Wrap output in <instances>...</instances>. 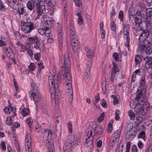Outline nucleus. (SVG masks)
Here are the masks:
<instances>
[{"label":"nucleus","instance_id":"nucleus-1","mask_svg":"<svg viewBox=\"0 0 152 152\" xmlns=\"http://www.w3.org/2000/svg\"><path fill=\"white\" fill-rule=\"evenodd\" d=\"M54 77H48V82L52 104L54 106L58 105L59 102V95L58 93L59 89L58 85L59 81L58 76L53 75Z\"/></svg>","mask_w":152,"mask_h":152},{"label":"nucleus","instance_id":"nucleus-2","mask_svg":"<svg viewBox=\"0 0 152 152\" xmlns=\"http://www.w3.org/2000/svg\"><path fill=\"white\" fill-rule=\"evenodd\" d=\"M149 106L148 104L146 102L144 103L142 105L135 107L134 111L137 117L142 118L149 109Z\"/></svg>","mask_w":152,"mask_h":152},{"label":"nucleus","instance_id":"nucleus-3","mask_svg":"<svg viewBox=\"0 0 152 152\" xmlns=\"http://www.w3.org/2000/svg\"><path fill=\"white\" fill-rule=\"evenodd\" d=\"M36 7L37 15L35 17V19L37 20L41 18V21L43 20L44 16H47L44 13L45 11V4L44 2H41L39 5L35 6Z\"/></svg>","mask_w":152,"mask_h":152},{"label":"nucleus","instance_id":"nucleus-4","mask_svg":"<svg viewBox=\"0 0 152 152\" xmlns=\"http://www.w3.org/2000/svg\"><path fill=\"white\" fill-rule=\"evenodd\" d=\"M142 42V45H139L138 49L142 52H145L147 54L152 53V43L148 41Z\"/></svg>","mask_w":152,"mask_h":152},{"label":"nucleus","instance_id":"nucleus-5","mask_svg":"<svg viewBox=\"0 0 152 152\" xmlns=\"http://www.w3.org/2000/svg\"><path fill=\"white\" fill-rule=\"evenodd\" d=\"M69 31L71 42L77 41V36L75 34V26L73 21L69 23Z\"/></svg>","mask_w":152,"mask_h":152},{"label":"nucleus","instance_id":"nucleus-6","mask_svg":"<svg viewBox=\"0 0 152 152\" xmlns=\"http://www.w3.org/2000/svg\"><path fill=\"white\" fill-rule=\"evenodd\" d=\"M70 59L69 55L66 54L64 58V64L63 65L61 69L64 73L69 72L70 67Z\"/></svg>","mask_w":152,"mask_h":152},{"label":"nucleus","instance_id":"nucleus-7","mask_svg":"<svg viewBox=\"0 0 152 152\" xmlns=\"http://www.w3.org/2000/svg\"><path fill=\"white\" fill-rule=\"evenodd\" d=\"M65 77L64 80L66 82V88L68 89H72L71 76L69 72H65L63 74Z\"/></svg>","mask_w":152,"mask_h":152},{"label":"nucleus","instance_id":"nucleus-8","mask_svg":"<svg viewBox=\"0 0 152 152\" xmlns=\"http://www.w3.org/2000/svg\"><path fill=\"white\" fill-rule=\"evenodd\" d=\"M42 22L44 21L45 27L52 28L54 25V20L53 18H50L48 15L44 16Z\"/></svg>","mask_w":152,"mask_h":152},{"label":"nucleus","instance_id":"nucleus-9","mask_svg":"<svg viewBox=\"0 0 152 152\" xmlns=\"http://www.w3.org/2000/svg\"><path fill=\"white\" fill-rule=\"evenodd\" d=\"M142 15L141 11L139 10H137L134 14V22L137 26L140 27L142 21Z\"/></svg>","mask_w":152,"mask_h":152},{"label":"nucleus","instance_id":"nucleus-10","mask_svg":"<svg viewBox=\"0 0 152 152\" xmlns=\"http://www.w3.org/2000/svg\"><path fill=\"white\" fill-rule=\"evenodd\" d=\"M143 60L145 61V67L147 70L148 73L152 72V57H149L148 56L143 58Z\"/></svg>","mask_w":152,"mask_h":152},{"label":"nucleus","instance_id":"nucleus-11","mask_svg":"<svg viewBox=\"0 0 152 152\" xmlns=\"http://www.w3.org/2000/svg\"><path fill=\"white\" fill-rule=\"evenodd\" d=\"M92 129L89 130L87 132V137L85 139L84 142L87 144L88 147L92 146L93 145L92 140L94 136H92Z\"/></svg>","mask_w":152,"mask_h":152},{"label":"nucleus","instance_id":"nucleus-12","mask_svg":"<svg viewBox=\"0 0 152 152\" xmlns=\"http://www.w3.org/2000/svg\"><path fill=\"white\" fill-rule=\"evenodd\" d=\"M28 39L31 42L34 44L35 48L36 49L39 48L41 43L37 36H34L32 37H28Z\"/></svg>","mask_w":152,"mask_h":152},{"label":"nucleus","instance_id":"nucleus-13","mask_svg":"<svg viewBox=\"0 0 152 152\" xmlns=\"http://www.w3.org/2000/svg\"><path fill=\"white\" fill-rule=\"evenodd\" d=\"M146 21L147 24L152 26V8L146 9Z\"/></svg>","mask_w":152,"mask_h":152},{"label":"nucleus","instance_id":"nucleus-14","mask_svg":"<svg viewBox=\"0 0 152 152\" xmlns=\"http://www.w3.org/2000/svg\"><path fill=\"white\" fill-rule=\"evenodd\" d=\"M29 96L32 98L35 102H38L40 99V94L39 91H31L29 92Z\"/></svg>","mask_w":152,"mask_h":152},{"label":"nucleus","instance_id":"nucleus-15","mask_svg":"<svg viewBox=\"0 0 152 152\" xmlns=\"http://www.w3.org/2000/svg\"><path fill=\"white\" fill-rule=\"evenodd\" d=\"M149 34L148 30H143L142 32L139 36V39L140 42H144V41H148L147 40Z\"/></svg>","mask_w":152,"mask_h":152},{"label":"nucleus","instance_id":"nucleus-16","mask_svg":"<svg viewBox=\"0 0 152 152\" xmlns=\"http://www.w3.org/2000/svg\"><path fill=\"white\" fill-rule=\"evenodd\" d=\"M66 142L70 143L73 146L76 145L78 142V140L77 139L76 136L72 135L69 136L68 138L66 140Z\"/></svg>","mask_w":152,"mask_h":152},{"label":"nucleus","instance_id":"nucleus-17","mask_svg":"<svg viewBox=\"0 0 152 152\" xmlns=\"http://www.w3.org/2000/svg\"><path fill=\"white\" fill-rule=\"evenodd\" d=\"M34 29V26H32L31 24L29 25L24 24L21 26V30L26 34L30 33Z\"/></svg>","mask_w":152,"mask_h":152},{"label":"nucleus","instance_id":"nucleus-18","mask_svg":"<svg viewBox=\"0 0 152 152\" xmlns=\"http://www.w3.org/2000/svg\"><path fill=\"white\" fill-rule=\"evenodd\" d=\"M91 129H92V131H94V136L96 134H102L104 132L102 127L101 125H97L95 127V128H92Z\"/></svg>","mask_w":152,"mask_h":152},{"label":"nucleus","instance_id":"nucleus-19","mask_svg":"<svg viewBox=\"0 0 152 152\" xmlns=\"http://www.w3.org/2000/svg\"><path fill=\"white\" fill-rule=\"evenodd\" d=\"M113 66L111 72V77L110 79L111 81H113L114 79V76L116 73L117 72H119V69L118 67L117 66V64L113 62L112 63Z\"/></svg>","mask_w":152,"mask_h":152},{"label":"nucleus","instance_id":"nucleus-20","mask_svg":"<svg viewBox=\"0 0 152 152\" xmlns=\"http://www.w3.org/2000/svg\"><path fill=\"white\" fill-rule=\"evenodd\" d=\"M124 34L126 36V42L125 43V46L127 48V50L129 51V42L130 39L129 37V30H123Z\"/></svg>","mask_w":152,"mask_h":152},{"label":"nucleus","instance_id":"nucleus-21","mask_svg":"<svg viewBox=\"0 0 152 152\" xmlns=\"http://www.w3.org/2000/svg\"><path fill=\"white\" fill-rule=\"evenodd\" d=\"M4 112L7 113H12V115L13 117L16 115V114L15 113V109H14L13 106L11 105L5 107L4 109Z\"/></svg>","mask_w":152,"mask_h":152},{"label":"nucleus","instance_id":"nucleus-22","mask_svg":"<svg viewBox=\"0 0 152 152\" xmlns=\"http://www.w3.org/2000/svg\"><path fill=\"white\" fill-rule=\"evenodd\" d=\"M140 89L142 90H144L146 88V83L145 81V75L142 76L141 80L140 81Z\"/></svg>","mask_w":152,"mask_h":152},{"label":"nucleus","instance_id":"nucleus-23","mask_svg":"<svg viewBox=\"0 0 152 152\" xmlns=\"http://www.w3.org/2000/svg\"><path fill=\"white\" fill-rule=\"evenodd\" d=\"M73 146L70 143L65 142V145L64 146L63 150L64 152H70L72 151V148Z\"/></svg>","mask_w":152,"mask_h":152},{"label":"nucleus","instance_id":"nucleus-24","mask_svg":"<svg viewBox=\"0 0 152 152\" xmlns=\"http://www.w3.org/2000/svg\"><path fill=\"white\" fill-rule=\"evenodd\" d=\"M86 55L89 58H91L94 57V53L93 51L90 48H86Z\"/></svg>","mask_w":152,"mask_h":152},{"label":"nucleus","instance_id":"nucleus-25","mask_svg":"<svg viewBox=\"0 0 152 152\" xmlns=\"http://www.w3.org/2000/svg\"><path fill=\"white\" fill-rule=\"evenodd\" d=\"M66 93L68 96L67 97L69 98V100L71 102L73 99V93L72 89L67 90Z\"/></svg>","mask_w":152,"mask_h":152},{"label":"nucleus","instance_id":"nucleus-26","mask_svg":"<svg viewBox=\"0 0 152 152\" xmlns=\"http://www.w3.org/2000/svg\"><path fill=\"white\" fill-rule=\"evenodd\" d=\"M26 6L28 9L31 11H32L33 9L36 10V7H34L33 3L29 1L27 2Z\"/></svg>","mask_w":152,"mask_h":152},{"label":"nucleus","instance_id":"nucleus-27","mask_svg":"<svg viewBox=\"0 0 152 152\" xmlns=\"http://www.w3.org/2000/svg\"><path fill=\"white\" fill-rule=\"evenodd\" d=\"M91 67V64H90L88 66L87 65L85 67V74L87 77L90 74V71Z\"/></svg>","mask_w":152,"mask_h":152},{"label":"nucleus","instance_id":"nucleus-28","mask_svg":"<svg viewBox=\"0 0 152 152\" xmlns=\"http://www.w3.org/2000/svg\"><path fill=\"white\" fill-rule=\"evenodd\" d=\"M5 48V50L4 51V53L6 54L9 57V58L10 59V57L12 55L13 53L11 49L9 47L4 48Z\"/></svg>","mask_w":152,"mask_h":152},{"label":"nucleus","instance_id":"nucleus-29","mask_svg":"<svg viewBox=\"0 0 152 152\" xmlns=\"http://www.w3.org/2000/svg\"><path fill=\"white\" fill-rule=\"evenodd\" d=\"M71 44L72 45L73 50L75 52H77L78 51L79 47L78 41L71 42Z\"/></svg>","mask_w":152,"mask_h":152},{"label":"nucleus","instance_id":"nucleus-30","mask_svg":"<svg viewBox=\"0 0 152 152\" xmlns=\"http://www.w3.org/2000/svg\"><path fill=\"white\" fill-rule=\"evenodd\" d=\"M57 29L58 32V37H62V26L61 24H59V23L58 24V25L57 26Z\"/></svg>","mask_w":152,"mask_h":152},{"label":"nucleus","instance_id":"nucleus-31","mask_svg":"<svg viewBox=\"0 0 152 152\" xmlns=\"http://www.w3.org/2000/svg\"><path fill=\"white\" fill-rule=\"evenodd\" d=\"M31 89L33 91L36 92L39 91L38 90L39 88L34 82H31Z\"/></svg>","mask_w":152,"mask_h":152},{"label":"nucleus","instance_id":"nucleus-32","mask_svg":"<svg viewBox=\"0 0 152 152\" xmlns=\"http://www.w3.org/2000/svg\"><path fill=\"white\" fill-rule=\"evenodd\" d=\"M29 110L28 108H24L22 111V114L23 116L29 115Z\"/></svg>","mask_w":152,"mask_h":152},{"label":"nucleus","instance_id":"nucleus-33","mask_svg":"<svg viewBox=\"0 0 152 152\" xmlns=\"http://www.w3.org/2000/svg\"><path fill=\"white\" fill-rule=\"evenodd\" d=\"M17 2V0H7V3L9 6L12 7Z\"/></svg>","mask_w":152,"mask_h":152},{"label":"nucleus","instance_id":"nucleus-34","mask_svg":"<svg viewBox=\"0 0 152 152\" xmlns=\"http://www.w3.org/2000/svg\"><path fill=\"white\" fill-rule=\"evenodd\" d=\"M75 5L78 7H80L81 8H82V3L81 0H73Z\"/></svg>","mask_w":152,"mask_h":152},{"label":"nucleus","instance_id":"nucleus-35","mask_svg":"<svg viewBox=\"0 0 152 152\" xmlns=\"http://www.w3.org/2000/svg\"><path fill=\"white\" fill-rule=\"evenodd\" d=\"M142 58L139 55H136L135 57V61L136 64H139L141 61Z\"/></svg>","mask_w":152,"mask_h":152},{"label":"nucleus","instance_id":"nucleus-36","mask_svg":"<svg viewBox=\"0 0 152 152\" xmlns=\"http://www.w3.org/2000/svg\"><path fill=\"white\" fill-rule=\"evenodd\" d=\"M12 117H13L12 116L11 117L9 116L7 118L6 120V124L8 125H11L12 124L13 121L12 118Z\"/></svg>","mask_w":152,"mask_h":152},{"label":"nucleus","instance_id":"nucleus-37","mask_svg":"<svg viewBox=\"0 0 152 152\" xmlns=\"http://www.w3.org/2000/svg\"><path fill=\"white\" fill-rule=\"evenodd\" d=\"M30 1H31L33 3V4L34 6V7L35 6H37L38 5H39L40 4L41 2H44L43 1H39V0H29Z\"/></svg>","mask_w":152,"mask_h":152},{"label":"nucleus","instance_id":"nucleus-38","mask_svg":"<svg viewBox=\"0 0 152 152\" xmlns=\"http://www.w3.org/2000/svg\"><path fill=\"white\" fill-rule=\"evenodd\" d=\"M136 132L134 130L132 132H130L128 135V139L132 140L135 136Z\"/></svg>","mask_w":152,"mask_h":152},{"label":"nucleus","instance_id":"nucleus-39","mask_svg":"<svg viewBox=\"0 0 152 152\" xmlns=\"http://www.w3.org/2000/svg\"><path fill=\"white\" fill-rule=\"evenodd\" d=\"M128 115L131 119H134L135 117V114L132 110H129L128 112Z\"/></svg>","mask_w":152,"mask_h":152},{"label":"nucleus","instance_id":"nucleus-40","mask_svg":"<svg viewBox=\"0 0 152 152\" xmlns=\"http://www.w3.org/2000/svg\"><path fill=\"white\" fill-rule=\"evenodd\" d=\"M142 90H141V91L140 90L139 91H137V96L135 98V101H138L140 99V98H141L142 96Z\"/></svg>","mask_w":152,"mask_h":152},{"label":"nucleus","instance_id":"nucleus-41","mask_svg":"<svg viewBox=\"0 0 152 152\" xmlns=\"http://www.w3.org/2000/svg\"><path fill=\"white\" fill-rule=\"evenodd\" d=\"M111 21V22L110 23L111 29L113 31H115L116 28V25L113 20Z\"/></svg>","mask_w":152,"mask_h":152},{"label":"nucleus","instance_id":"nucleus-42","mask_svg":"<svg viewBox=\"0 0 152 152\" xmlns=\"http://www.w3.org/2000/svg\"><path fill=\"white\" fill-rule=\"evenodd\" d=\"M119 139H117L116 138L113 136L110 140V143L111 144V146H112L113 145L115 144L117 141H118Z\"/></svg>","mask_w":152,"mask_h":152},{"label":"nucleus","instance_id":"nucleus-43","mask_svg":"<svg viewBox=\"0 0 152 152\" xmlns=\"http://www.w3.org/2000/svg\"><path fill=\"white\" fill-rule=\"evenodd\" d=\"M34 57L35 60L37 61H40L41 55L40 53H39L37 52L36 53L34 54Z\"/></svg>","mask_w":152,"mask_h":152},{"label":"nucleus","instance_id":"nucleus-44","mask_svg":"<svg viewBox=\"0 0 152 152\" xmlns=\"http://www.w3.org/2000/svg\"><path fill=\"white\" fill-rule=\"evenodd\" d=\"M30 138V136H29L28 134H26L25 139V142H26V145L29 143H31Z\"/></svg>","mask_w":152,"mask_h":152},{"label":"nucleus","instance_id":"nucleus-45","mask_svg":"<svg viewBox=\"0 0 152 152\" xmlns=\"http://www.w3.org/2000/svg\"><path fill=\"white\" fill-rule=\"evenodd\" d=\"M112 97L113 99V103L115 105L119 103L118 99H117V96L114 95H112Z\"/></svg>","mask_w":152,"mask_h":152},{"label":"nucleus","instance_id":"nucleus-46","mask_svg":"<svg viewBox=\"0 0 152 152\" xmlns=\"http://www.w3.org/2000/svg\"><path fill=\"white\" fill-rule=\"evenodd\" d=\"M124 16L123 12L122 10L120 11L119 13L118 18L121 22L123 20Z\"/></svg>","mask_w":152,"mask_h":152},{"label":"nucleus","instance_id":"nucleus-47","mask_svg":"<svg viewBox=\"0 0 152 152\" xmlns=\"http://www.w3.org/2000/svg\"><path fill=\"white\" fill-rule=\"evenodd\" d=\"M120 134V130H118L114 133V135L113 136L115 137L117 139H119Z\"/></svg>","mask_w":152,"mask_h":152},{"label":"nucleus","instance_id":"nucleus-48","mask_svg":"<svg viewBox=\"0 0 152 152\" xmlns=\"http://www.w3.org/2000/svg\"><path fill=\"white\" fill-rule=\"evenodd\" d=\"M116 14L115 11L113 7H112L111 11L110 12V17L111 20H113V17Z\"/></svg>","mask_w":152,"mask_h":152},{"label":"nucleus","instance_id":"nucleus-49","mask_svg":"<svg viewBox=\"0 0 152 152\" xmlns=\"http://www.w3.org/2000/svg\"><path fill=\"white\" fill-rule=\"evenodd\" d=\"M28 69L30 71H33L35 69V66L34 63H31L30 65L28 66Z\"/></svg>","mask_w":152,"mask_h":152},{"label":"nucleus","instance_id":"nucleus-50","mask_svg":"<svg viewBox=\"0 0 152 152\" xmlns=\"http://www.w3.org/2000/svg\"><path fill=\"white\" fill-rule=\"evenodd\" d=\"M48 152H52L54 150V146L52 144H49L48 145Z\"/></svg>","mask_w":152,"mask_h":152},{"label":"nucleus","instance_id":"nucleus-51","mask_svg":"<svg viewBox=\"0 0 152 152\" xmlns=\"http://www.w3.org/2000/svg\"><path fill=\"white\" fill-rule=\"evenodd\" d=\"M26 22H25L24 24H27V25L28 24L29 25L31 24L32 26H34V24L33 22L31 21V19L29 18H28L26 19Z\"/></svg>","mask_w":152,"mask_h":152},{"label":"nucleus","instance_id":"nucleus-52","mask_svg":"<svg viewBox=\"0 0 152 152\" xmlns=\"http://www.w3.org/2000/svg\"><path fill=\"white\" fill-rule=\"evenodd\" d=\"M146 97H143L141 100L139 101L138 103L140 105H142L144 103H146Z\"/></svg>","mask_w":152,"mask_h":152},{"label":"nucleus","instance_id":"nucleus-53","mask_svg":"<svg viewBox=\"0 0 152 152\" xmlns=\"http://www.w3.org/2000/svg\"><path fill=\"white\" fill-rule=\"evenodd\" d=\"M145 132L144 131H142L138 134V137L139 138H143L145 137Z\"/></svg>","mask_w":152,"mask_h":152},{"label":"nucleus","instance_id":"nucleus-54","mask_svg":"<svg viewBox=\"0 0 152 152\" xmlns=\"http://www.w3.org/2000/svg\"><path fill=\"white\" fill-rule=\"evenodd\" d=\"M120 113V111L118 110H117L115 111V119L116 120H119V119L120 118V117L119 116V114Z\"/></svg>","mask_w":152,"mask_h":152},{"label":"nucleus","instance_id":"nucleus-55","mask_svg":"<svg viewBox=\"0 0 152 152\" xmlns=\"http://www.w3.org/2000/svg\"><path fill=\"white\" fill-rule=\"evenodd\" d=\"M113 56L116 61H119V57L118 54L116 53H114L113 55Z\"/></svg>","mask_w":152,"mask_h":152},{"label":"nucleus","instance_id":"nucleus-56","mask_svg":"<svg viewBox=\"0 0 152 152\" xmlns=\"http://www.w3.org/2000/svg\"><path fill=\"white\" fill-rule=\"evenodd\" d=\"M101 104L102 106L104 108H106L107 107L106 101L103 99H102L101 101Z\"/></svg>","mask_w":152,"mask_h":152},{"label":"nucleus","instance_id":"nucleus-57","mask_svg":"<svg viewBox=\"0 0 152 152\" xmlns=\"http://www.w3.org/2000/svg\"><path fill=\"white\" fill-rule=\"evenodd\" d=\"M102 90L104 93L106 92V83H102L101 85Z\"/></svg>","mask_w":152,"mask_h":152},{"label":"nucleus","instance_id":"nucleus-58","mask_svg":"<svg viewBox=\"0 0 152 152\" xmlns=\"http://www.w3.org/2000/svg\"><path fill=\"white\" fill-rule=\"evenodd\" d=\"M130 142H127L126 143V150L125 152H129L130 147Z\"/></svg>","mask_w":152,"mask_h":152},{"label":"nucleus","instance_id":"nucleus-59","mask_svg":"<svg viewBox=\"0 0 152 152\" xmlns=\"http://www.w3.org/2000/svg\"><path fill=\"white\" fill-rule=\"evenodd\" d=\"M136 82V77L132 76L131 81V85H133V86H134Z\"/></svg>","mask_w":152,"mask_h":152},{"label":"nucleus","instance_id":"nucleus-60","mask_svg":"<svg viewBox=\"0 0 152 152\" xmlns=\"http://www.w3.org/2000/svg\"><path fill=\"white\" fill-rule=\"evenodd\" d=\"M104 116V113H102L101 114L100 117H99L98 119L99 122H101L103 119Z\"/></svg>","mask_w":152,"mask_h":152},{"label":"nucleus","instance_id":"nucleus-61","mask_svg":"<svg viewBox=\"0 0 152 152\" xmlns=\"http://www.w3.org/2000/svg\"><path fill=\"white\" fill-rule=\"evenodd\" d=\"M45 27L39 29L38 32L40 34L43 35L45 34Z\"/></svg>","mask_w":152,"mask_h":152},{"label":"nucleus","instance_id":"nucleus-62","mask_svg":"<svg viewBox=\"0 0 152 152\" xmlns=\"http://www.w3.org/2000/svg\"><path fill=\"white\" fill-rule=\"evenodd\" d=\"M1 147L3 151H5L6 149V146L5 145V142L4 141H2L1 144Z\"/></svg>","mask_w":152,"mask_h":152},{"label":"nucleus","instance_id":"nucleus-63","mask_svg":"<svg viewBox=\"0 0 152 152\" xmlns=\"http://www.w3.org/2000/svg\"><path fill=\"white\" fill-rule=\"evenodd\" d=\"M24 8L23 7H22L20 8V10H18L17 11V12L20 15H23L24 13L25 12V11Z\"/></svg>","mask_w":152,"mask_h":152},{"label":"nucleus","instance_id":"nucleus-64","mask_svg":"<svg viewBox=\"0 0 152 152\" xmlns=\"http://www.w3.org/2000/svg\"><path fill=\"white\" fill-rule=\"evenodd\" d=\"M100 32L101 33V36L102 39H104L105 36V31L103 29L100 30Z\"/></svg>","mask_w":152,"mask_h":152}]
</instances>
